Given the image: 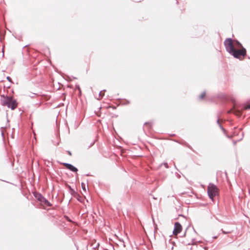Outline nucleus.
Listing matches in <instances>:
<instances>
[{
    "label": "nucleus",
    "mask_w": 250,
    "mask_h": 250,
    "mask_svg": "<svg viewBox=\"0 0 250 250\" xmlns=\"http://www.w3.org/2000/svg\"><path fill=\"white\" fill-rule=\"evenodd\" d=\"M224 45L227 51L236 58L243 59L246 55V49L237 41L228 38L225 41Z\"/></svg>",
    "instance_id": "obj_1"
},
{
    "label": "nucleus",
    "mask_w": 250,
    "mask_h": 250,
    "mask_svg": "<svg viewBox=\"0 0 250 250\" xmlns=\"http://www.w3.org/2000/svg\"><path fill=\"white\" fill-rule=\"evenodd\" d=\"M0 102L2 105L7 106L12 110L15 109L18 105L16 100L14 99L12 97L1 96Z\"/></svg>",
    "instance_id": "obj_2"
},
{
    "label": "nucleus",
    "mask_w": 250,
    "mask_h": 250,
    "mask_svg": "<svg viewBox=\"0 0 250 250\" xmlns=\"http://www.w3.org/2000/svg\"><path fill=\"white\" fill-rule=\"evenodd\" d=\"M208 193L209 198L213 201L214 197L219 194V189L212 184H209L208 187Z\"/></svg>",
    "instance_id": "obj_3"
},
{
    "label": "nucleus",
    "mask_w": 250,
    "mask_h": 250,
    "mask_svg": "<svg viewBox=\"0 0 250 250\" xmlns=\"http://www.w3.org/2000/svg\"><path fill=\"white\" fill-rule=\"evenodd\" d=\"M35 197L40 202V205L43 208H45L47 206V201L42 197L40 193H35Z\"/></svg>",
    "instance_id": "obj_4"
},
{
    "label": "nucleus",
    "mask_w": 250,
    "mask_h": 250,
    "mask_svg": "<svg viewBox=\"0 0 250 250\" xmlns=\"http://www.w3.org/2000/svg\"><path fill=\"white\" fill-rule=\"evenodd\" d=\"M182 230V226L179 222H176L174 224V228L173 231V234L177 235L180 233Z\"/></svg>",
    "instance_id": "obj_5"
},
{
    "label": "nucleus",
    "mask_w": 250,
    "mask_h": 250,
    "mask_svg": "<svg viewBox=\"0 0 250 250\" xmlns=\"http://www.w3.org/2000/svg\"><path fill=\"white\" fill-rule=\"evenodd\" d=\"M63 165L67 169H69L72 171L76 172L78 170L77 168L70 164L64 163Z\"/></svg>",
    "instance_id": "obj_6"
},
{
    "label": "nucleus",
    "mask_w": 250,
    "mask_h": 250,
    "mask_svg": "<svg viewBox=\"0 0 250 250\" xmlns=\"http://www.w3.org/2000/svg\"><path fill=\"white\" fill-rule=\"evenodd\" d=\"M230 112H233L235 115L237 116H241L242 114L241 111L238 109H234L233 111H231Z\"/></svg>",
    "instance_id": "obj_7"
},
{
    "label": "nucleus",
    "mask_w": 250,
    "mask_h": 250,
    "mask_svg": "<svg viewBox=\"0 0 250 250\" xmlns=\"http://www.w3.org/2000/svg\"><path fill=\"white\" fill-rule=\"evenodd\" d=\"M205 96H206V93L205 92H203L202 94H201V95H200L199 97H200V98L201 99H203L204 98Z\"/></svg>",
    "instance_id": "obj_8"
},
{
    "label": "nucleus",
    "mask_w": 250,
    "mask_h": 250,
    "mask_svg": "<svg viewBox=\"0 0 250 250\" xmlns=\"http://www.w3.org/2000/svg\"><path fill=\"white\" fill-rule=\"evenodd\" d=\"M243 109L245 110H247L250 109V104L247 105L243 107Z\"/></svg>",
    "instance_id": "obj_9"
},
{
    "label": "nucleus",
    "mask_w": 250,
    "mask_h": 250,
    "mask_svg": "<svg viewBox=\"0 0 250 250\" xmlns=\"http://www.w3.org/2000/svg\"><path fill=\"white\" fill-rule=\"evenodd\" d=\"M104 91H101L100 93V98H102L103 97V96L104 95Z\"/></svg>",
    "instance_id": "obj_10"
},
{
    "label": "nucleus",
    "mask_w": 250,
    "mask_h": 250,
    "mask_svg": "<svg viewBox=\"0 0 250 250\" xmlns=\"http://www.w3.org/2000/svg\"><path fill=\"white\" fill-rule=\"evenodd\" d=\"M82 187L83 190H84V191H86L85 186L84 183H82Z\"/></svg>",
    "instance_id": "obj_11"
},
{
    "label": "nucleus",
    "mask_w": 250,
    "mask_h": 250,
    "mask_svg": "<svg viewBox=\"0 0 250 250\" xmlns=\"http://www.w3.org/2000/svg\"><path fill=\"white\" fill-rule=\"evenodd\" d=\"M7 79L8 80V81H9L10 82H12V79H11V78L10 77H7Z\"/></svg>",
    "instance_id": "obj_12"
},
{
    "label": "nucleus",
    "mask_w": 250,
    "mask_h": 250,
    "mask_svg": "<svg viewBox=\"0 0 250 250\" xmlns=\"http://www.w3.org/2000/svg\"><path fill=\"white\" fill-rule=\"evenodd\" d=\"M135 2H141V1H142L143 0H133Z\"/></svg>",
    "instance_id": "obj_13"
},
{
    "label": "nucleus",
    "mask_w": 250,
    "mask_h": 250,
    "mask_svg": "<svg viewBox=\"0 0 250 250\" xmlns=\"http://www.w3.org/2000/svg\"><path fill=\"white\" fill-rule=\"evenodd\" d=\"M47 205H48V207L51 206L50 203H49L48 202Z\"/></svg>",
    "instance_id": "obj_14"
}]
</instances>
